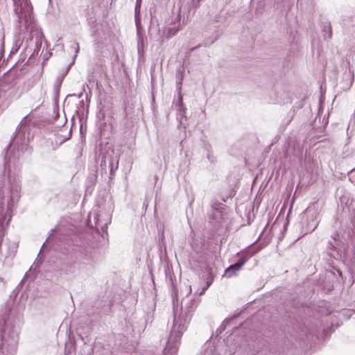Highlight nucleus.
Instances as JSON below:
<instances>
[{
    "mask_svg": "<svg viewBox=\"0 0 355 355\" xmlns=\"http://www.w3.org/2000/svg\"><path fill=\"white\" fill-rule=\"evenodd\" d=\"M177 85H178L177 89L178 90V93H180L181 85H182V78L179 81H177Z\"/></svg>",
    "mask_w": 355,
    "mask_h": 355,
    "instance_id": "obj_18",
    "label": "nucleus"
},
{
    "mask_svg": "<svg viewBox=\"0 0 355 355\" xmlns=\"http://www.w3.org/2000/svg\"><path fill=\"white\" fill-rule=\"evenodd\" d=\"M200 1H198V0H192L191 3L192 6L194 7V10L200 6Z\"/></svg>",
    "mask_w": 355,
    "mask_h": 355,
    "instance_id": "obj_17",
    "label": "nucleus"
},
{
    "mask_svg": "<svg viewBox=\"0 0 355 355\" xmlns=\"http://www.w3.org/2000/svg\"><path fill=\"white\" fill-rule=\"evenodd\" d=\"M64 271L65 274H77L78 270L77 268V261L67 262L65 264Z\"/></svg>",
    "mask_w": 355,
    "mask_h": 355,
    "instance_id": "obj_10",
    "label": "nucleus"
},
{
    "mask_svg": "<svg viewBox=\"0 0 355 355\" xmlns=\"http://www.w3.org/2000/svg\"><path fill=\"white\" fill-rule=\"evenodd\" d=\"M248 254H243L240 257L239 261L234 264L230 265L225 272V275L227 277H231L232 275L237 271H239L242 266L245 263V262L249 259V258L252 256Z\"/></svg>",
    "mask_w": 355,
    "mask_h": 355,
    "instance_id": "obj_8",
    "label": "nucleus"
},
{
    "mask_svg": "<svg viewBox=\"0 0 355 355\" xmlns=\"http://www.w3.org/2000/svg\"><path fill=\"white\" fill-rule=\"evenodd\" d=\"M90 21L91 22H94L95 21V19H93L92 18L90 19Z\"/></svg>",
    "mask_w": 355,
    "mask_h": 355,
    "instance_id": "obj_28",
    "label": "nucleus"
},
{
    "mask_svg": "<svg viewBox=\"0 0 355 355\" xmlns=\"http://www.w3.org/2000/svg\"><path fill=\"white\" fill-rule=\"evenodd\" d=\"M155 181L158 180V177L157 175L155 176Z\"/></svg>",
    "mask_w": 355,
    "mask_h": 355,
    "instance_id": "obj_29",
    "label": "nucleus"
},
{
    "mask_svg": "<svg viewBox=\"0 0 355 355\" xmlns=\"http://www.w3.org/2000/svg\"><path fill=\"white\" fill-rule=\"evenodd\" d=\"M176 107H178L180 112H184V110H186V108L184 107L183 105L182 96L181 95V93H178V102L176 103Z\"/></svg>",
    "mask_w": 355,
    "mask_h": 355,
    "instance_id": "obj_13",
    "label": "nucleus"
},
{
    "mask_svg": "<svg viewBox=\"0 0 355 355\" xmlns=\"http://www.w3.org/2000/svg\"><path fill=\"white\" fill-rule=\"evenodd\" d=\"M70 47H71V49H74V51H75V53H76V55H75V56H74V58H73V62H72V63H73V62H74V60H75V58H76V57L77 56V54H78V52H79V49H79V44H78V43L77 42L73 41V42H72V44H71V46H70Z\"/></svg>",
    "mask_w": 355,
    "mask_h": 355,
    "instance_id": "obj_14",
    "label": "nucleus"
},
{
    "mask_svg": "<svg viewBox=\"0 0 355 355\" xmlns=\"http://www.w3.org/2000/svg\"><path fill=\"white\" fill-rule=\"evenodd\" d=\"M23 42H24V38L21 37L19 34L16 35L14 37V42H13V44H12L11 51L10 52V55L15 54L19 51V49H20L21 45L23 44Z\"/></svg>",
    "mask_w": 355,
    "mask_h": 355,
    "instance_id": "obj_9",
    "label": "nucleus"
},
{
    "mask_svg": "<svg viewBox=\"0 0 355 355\" xmlns=\"http://www.w3.org/2000/svg\"><path fill=\"white\" fill-rule=\"evenodd\" d=\"M25 1H26V4H27L28 3L27 0H25Z\"/></svg>",
    "mask_w": 355,
    "mask_h": 355,
    "instance_id": "obj_31",
    "label": "nucleus"
},
{
    "mask_svg": "<svg viewBox=\"0 0 355 355\" xmlns=\"http://www.w3.org/2000/svg\"><path fill=\"white\" fill-rule=\"evenodd\" d=\"M136 3L141 4V0H137Z\"/></svg>",
    "mask_w": 355,
    "mask_h": 355,
    "instance_id": "obj_27",
    "label": "nucleus"
},
{
    "mask_svg": "<svg viewBox=\"0 0 355 355\" xmlns=\"http://www.w3.org/2000/svg\"><path fill=\"white\" fill-rule=\"evenodd\" d=\"M28 115L24 116L18 125L15 132L11 138L3 153L4 171L2 177H0V237L2 238L4 232V225L1 219H3V213L11 212L12 209L20 198L21 184L19 179L10 174V164L12 157H15V153L12 155L10 148L12 146L18 152L24 151L30 141L31 135L29 128L25 124Z\"/></svg>",
    "mask_w": 355,
    "mask_h": 355,
    "instance_id": "obj_1",
    "label": "nucleus"
},
{
    "mask_svg": "<svg viewBox=\"0 0 355 355\" xmlns=\"http://www.w3.org/2000/svg\"><path fill=\"white\" fill-rule=\"evenodd\" d=\"M355 241V212L351 214L350 223L344 232H338L331 236L328 241L327 250L328 254L335 259H339L342 253L345 252L349 243Z\"/></svg>",
    "mask_w": 355,
    "mask_h": 355,
    "instance_id": "obj_4",
    "label": "nucleus"
},
{
    "mask_svg": "<svg viewBox=\"0 0 355 355\" xmlns=\"http://www.w3.org/2000/svg\"><path fill=\"white\" fill-rule=\"evenodd\" d=\"M77 268L79 274L85 270L92 268V266L87 264L85 262L77 261Z\"/></svg>",
    "mask_w": 355,
    "mask_h": 355,
    "instance_id": "obj_12",
    "label": "nucleus"
},
{
    "mask_svg": "<svg viewBox=\"0 0 355 355\" xmlns=\"http://www.w3.org/2000/svg\"><path fill=\"white\" fill-rule=\"evenodd\" d=\"M202 355H215V354H214L212 349H207Z\"/></svg>",
    "mask_w": 355,
    "mask_h": 355,
    "instance_id": "obj_19",
    "label": "nucleus"
},
{
    "mask_svg": "<svg viewBox=\"0 0 355 355\" xmlns=\"http://www.w3.org/2000/svg\"><path fill=\"white\" fill-rule=\"evenodd\" d=\"M82 96H83V93H80V94L78 95V97H79V98H80Z\"/></svg>",
    "mask_w": 355,
    "mask_h": 355,
    "instance_id": "obj_30",
    "label": "nucleus"
},
{
    "mask_svg": "<svg viewBox=\"0 0 355 355\" xmlns=\"http://www.w3.org/2000/svg\"><path fill=\"white\" fill-rule=\"evenodd\" d=\"M207 159L211 162H214V157L211 155H207Z\"/></svg>",
    "mask_w": 355,
    "mask_h": 355,
    "instance_id": "obj_21",
    "label": "nucleus"
},
{
    "mask_svg": "<svg viewBox=\"0 0 355 355\" xmlns=\"http://www.w3.org/2000/svg\"><path fill=\"white\" fill-rule=\"evenodd\" d=\"M35 37V49L32 53V55H37L42 43V40L44 38L43 33L40 31H31L30 36L27 38L25 42V47L24 51H25L29 46L28 42L33 40V39Z\"/></svg>",
    "mask_w": 355,
    "mask_h": 355,
    "instance_id": "obj_7",
    "label": "nucleus"
},
{
    "mask_svg": "<svg viewBox=\"0 0 355 355\" xmlns=\"http://www.w3.org/2000/svg\"><path fill=\"white\" fill-rule=\"evenodd\" d=\"M224 329H225V327H223V325L222 324V325L220 327V328H219L217 331H219V330H220V331L221 332V331H222L223 330H224Z\"/></svg>",
    "mask_w": 355,
    "mask_h": 355,
    "instance_id": "obj_25",
    "label": "nucleus"
},
{
    "mask_svg": "<svg viewBox=\"0 0 355 355\" xmlns=\"http://www.w3.org/2000/svg\"><path fill=\"white\" fill-rule=\"evenodd\" d=\"M200 300L193 298L184 300L182 302L179 315L173 311V325L168 337L166 346L163 349V355H176L180 344V339L186 331L193 312L199 304Z\"/></svg>",
    "mask_w": 355,
    "mask_h": 355,
    "instance_id": "obj_3",
    "label": "nucleus"
},
{
    "mask_svg": "<svg viewBox=\"0 0 355 355\" xmlns=\"http://www.w3.org/2000/svg\"><path fill=\"white\" fill-rule=\"evenodd\" d=\"M318 213L314 207H308L304 212L300 214V220L299 227L301 234L305 235L309 232H312L318 225Z\"/></svg>",
    "mask_w": 355,
    "mask_h": 355,
    "instance_id": "obj_5",
    "label": "nucleus"
},
{
    "mask_svg": "<svg viewBox=\"0 0 355 355\" xmlns=\"http://www.w3.org/2000/svg\"><path fill=\"white\" fill-rule=\"evenodd\" d=\"M200 45H198V46H195V47L191 48V49H190V50H189V51H190V52L194 51H196V49H198V48H200Z\"/></svg>",
    "mask_w": 355,
    "mask_h": 355,
    "instance_id": "obj_20",
    "label": "nucleus"
},
{
    "mask_svg": "<svg viewBox=\"0 0 355 355\" xmlns=\"http://www.w3.org/2000/svg\"><path fill=\"white\" fill-rule=\"evenodd\" d=\"M100 167L101 170L107 173V169L110 170V178L114 175L115 171L118 168L119 157L115 155L112 147L108 146L101 149L99 154Z\"/></svg>",
    "mask_w": 355,
    "mask_h": 355,
    "instance_id": "obj_6",
    "label": "nucleus"
},
{
    "mask_svg": "<svg viewBox=\"0 0 355 355\" xmlns=\"http://www.w3.org/2000/svg\"><path fill=\"white\" fill-rule=\"evenodd\" d=\"M329 33L328 38L331 39V27L330 24L329 25Z\"/></svg>",
    "mask_w": 355,
    "mask_h": 355,
    "instance_id": "obj_22",
    "label": "nucleus"
},
{
    "mask_svg": "<svg viewBox=\"0 0 355 355\" xmlns=\"http://www.w3.org/2000/svg\"><path fill=\"white\" fill-rule=\"evenodd\" d=\"M209 286V284H207V286L205 287L202 291H201V293H200V295H202L203 293V292Z\"/></svg>",
    "mask_w": 355,
    "mask_h": 355,
    "instance_id": "obj_23",
    "label": "nucleus"
},
{
    "mask_svg": "<svg viewBox=\"0 0 355 355\" xmlns=\"http://www.w3.org/2000/svg\"><path fill=\"white\" fill-rule=\"evenodd\" d=\"M143 47H144V40L140 39L138 41V46H137V50H138L139 53H140L141 51L143 50Z\"/></svg>",
    "mask_w": 355,
    "mask_h": 355,
    "instance_id": "obj_16",
    "label": "nucleus"
},
{
    "mask_svg": "<svg viewBox=\"0 0 355 355\" xmlns=\"http://www.w3.org/2000/svg\"><path fill=\"white\" fill-rule=\"evenodd\" d=\"M140 8H141V4L136 3L135 12V20H136L137 24V20H138V16L140 12Z\"/></svg>",
    "mask_w": 355,
    "mask_h": 355,
    "instance_id": "obj_15",
    "label": "nucleus"
},
{
    "mask_svg": "<svg viewBox=\"0 0 355 355\" xmlns=\"http://www.w3.org/2000/svg\"><path fill=\"white\" fill-rule=\"evenodd\" d=\"M224 329H225V327H223V325L222 324V325L220 327V328H219L217 331H219V330H220V331L221 332V331H222L223 330H224Z\"/></svg>",
    "mask_w": 355,
    "mask_h": 355,
    "instance_id": "obj_24",
    "label": "nucleus"
},
{
    "mask_svg": "<svg viewBox=\"0 0 355 355\" xmlns=\"http://www.w3.org/2000/svg\"><path fill=\"white\" fill-rule=\"evenodd\" d=\"M17 295L14 291L5 306L0 309V355H15L17 351L19 331L12 313Z\"/></svg>",
    "mask_w": 355,
    "mask_h": 355,
    "instance_id": "obj_2",
    "label": "nucleus"
},
{
    "mask_svg": "<svg viewBox=\"0 0 355 355\" xmlns=\"http://www.w3.org/2000/svg\"><path fill=\"white\" fill-rule=\"evenodd\" d=\"M211 213L209 214V218L212 220H215L217 222L222 218V211L220 208L214 207L212 206Z\"/></svg>",
    "mask_w": 355,
    "mask_h": 355,
    "instance_id": "obj_11",
    "label": "nucleus"
},
{
    "mask_svg": "<svg viewBox=\"0 0 355 355\" xmlns=\"http://www.w3.org/2000/svg\"><path fill=\"white\" fill-rule=\"evenodd\" d=\"M27 276H28V273L26 272V273L25 274V276H24V279L21 281L20 284H21L24 282V279L26 278V277H27Z\"/></svg>",
    "mask_w": 355,
    "mask_h": 355,
    "instance_id": "obj_26",
    "label": "nucleus"
}]
</instances>
